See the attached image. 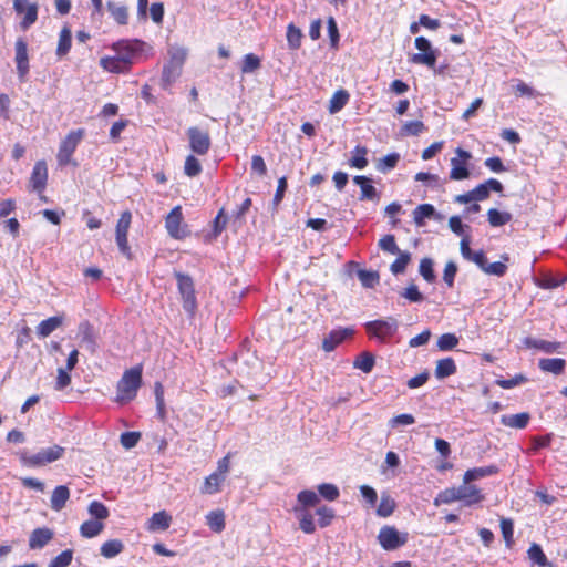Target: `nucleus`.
Segmentation results:
<instances>
[{"instance_id":"obj_35","label":"nucleus","mask_w":567,"mask_h":567,"mask_svg":"<svg viewBox=\"0 0 567 567\" xmlns=\"http://www.w3.org/2000/svg\"><path fill=\"white\" fill-rule=\"evenodd\" d=\"M124 549V544L120 539H111L101 546V555L105 558H113L121 554Z\"/></svg>"},{"instance_id":"obj_34","label":"nucleus","mask_w":567,"mask_h":567,"mask_svg":"<svg viewBox=\"0 0 567 567\" xmlns=\"http://www.w3.org/2000/svg\"><path fill=\"white\" fill-rule=\"evenodd\" d=\"M297 499H298V505L296 507L305 508V509H307L308 507H313V506L318 505L320 502L319 495L317 493H315L313 491H309V489L301 491L298 494Z\"/></svg>"},{"instance_id":"obj_42","label":"nucleus","mask_w":567,"mask_h":567,"mask_svg":"<svg viewBox=\"0 0 567 567\" xmlns=\"http://www.w3.org/2000/svg\"><path fill=\"white\" fill-rule=\"evenodd\" d=\"M225 477L221 476L219 473H213L208 477H206L203 493L206 494H214L219 491L220 484L224 482Z\"/></svg>"},{"instance_id":"obj_32","label":"nucleus","mask_w":567,"mask_h":567,"mask_svg":"<svg viewBox=\"0 0 567 567\" xmlns=\"http://www.w3.org/2000/svg\"><path fill=\"white\" fill-rule=\"evenodd\" d=\"M452 169L450 172V178L453 181H462L470 177V171L466 163L454 157L451 159Z\"/></svg>"},{"instance_id":"obj_40","label":"nucleus","mask_w":567,"mask_h":567,"mask_svg":"<svg viewBox=\"0 0 567 567\" xmlns=\"http://www.w3.org/2000/svg\"><path fill=\"white\" fill-rule=\"evenodd\" d=\"M107 9L115 21L120 24H126L128 20V12L125 6H118L112 1L107 2Z\"/></svg>"},{"instance_id":"obj_26","label":"nucleus","mask_w":567,"mask_h":567,"mask_svg":"<svg viewBox=\"0 0 567 567\" xmlns=\"http://www.w3.org/2000/svg\"><path fill=\"white\" fill-rule=\"evenodd\" d=\"M172 522V517L165 512L161 511L152 515L148 520V529L152 532L155 530H166Z\"/></svg>"},{"instance_id":"obj_47","label":"nucleus","mask_w":567,"mask_h":567,"mask_svg":"<svg viewBox=\"0 0 567 567\" xmlns=\"http://www.w3.org/2000/svg\"><path fill=\"white\" fill-rule=\"evenodd\" d=\"M89 513L93 518L101 520V522L106 519L110 515L107 507L99 501H93L89 505Z\"/></svg>"},{"instance_id":"obj_9","label":"nucleus","mask_w":567,"mask_h":567,"mask_svg":"<svg viewBox=\"0 0 567 567\" xmlns=\"http://www.w3.org/2000/svg\"><path fill=\"white\" fill-rule=\"evenodd\" d=\"M132 221V214L128 210H125L121 214L120 219L116 224V244L118 249L123 255L131 258V248L127 241V233Z\"/></svg>"},{"instance_id":"obj_24","label":"nucleus","mask_w":567,"mask_h":567,"mask_svg":"<svg viewBox=\"0 0 567 567\" xmlns=\"http://www.w3.org/2000/svg\"><path fill=\"white\" fill-rule=\"evenodd\" d=\"M69 497L70 491L66 486H56L51 495V508L60 512L62 508H64Z\"/></svg>"},{"instance_id":"obj_2","label":"nucleus","mask_w":567,"mask_h":567,"mask_svg":"<svg viewBox=\"0 0 567 567\" xmlns=\"http://www.w3.org/2000/svg\"><path fill=\"white\" fill-rule=\"evenodd\" d=\"M63 454L64 447L55 444L50 447L42 449L35 454L22 452L20 454V460L27 466L40 467L61 458Z\"/></svg>"},{"instance_id":"obj_59","label":"nucleus","mask_w":567,"mask_h":567,"mask_svg":"<svg viewBox=\"0 0 567 567\" xmlns=\"http://www.w3.org/2000/svg\"><path fill=\"white\" fill-rule=\"evenodd\" d=\"M527 381L524 374H516L512 379H497L495 383L502 389H512Z\"/></svg>"},{"instance_id":"obj_45","label":"nucleus","mask_w":567,"mask_h":567,"mask_svg":"<svg viewBox=\"0 0 567 567\" xmlns=\"http://www.w3.org/2000/svg\"><path fill=\"white\" fill-rule=\"evenodd\" d=\"M354 155L351 157L349 164L351 167H355L359 169L364 168L368 165L367 153L368 150L364 146H357L354 150Z\"/></svg>"},{"instance_id":"obj_10","label":"nucleus","mask_w":567,"mask_h":567,"mask_svg":"<svg viewBox=\"0 0 567 567\" xmlns=\"http://www.w3.org/2000/svg\"><path fill=\"white\" fill-rule=\"evenodd\" d=\"M182 207L176 206L169 212L165 220V227L168 234L175 239H182L188 235L186 226H182Z\"/></svg>"},{"instance_id":"obj_63","label":"nucleus","mask_w":567,"mask_h":567,"mask_svg":"<svg viewBox=\"0 0 567 567\" xmlns=\"http://www.w3.org/2000/svg\"><path fill=\"white\" fill-rule=\"evenodd\" d=\"M187 52L183 48H172L169 50V61L168 63L175 64L177 66H183L184 61L186 59Z\"/></svg>"},{"instance_id":"obj_19","label":"nucleus","mask_w":567,"mask_h":567,"mask_svg":"<svg viewBox=\"0 0 567 567\" xmlns=\"http://www.w3.org/2000/svg\"><path fill=\"white\" fill-rule=\"evenodd\" d=\"M53 538V532L49 528L34 529L29 538V547L31 549H39L44 547Z\"/></svg>"},{"instance_id":"obj_41","label":"nucleus","mask_w":567,"mask_h":567,"mask_svg":"<svg viewBox=\"0 0 567 567\" xmlns=\"http://www.w3.org/2000/svg\"><path fill=\"white\" fill-rule=\"evenodd\" d=\"M303 34L299 28L293 23H290L287 28V41L291 50H297L301 45V39Z\"/></svg>"},{"instance_id":"obj_64","label":"nucleus","mask_w":567,"mask_h":567,"mask_svg":"<svg viewBox=\"0 0 567 567\" xmlns=\"http://www.w3.org/2000/svg\"><path fill=\"white\" fill-rule=\"evenodd\" d=\"M141 439V434L138 432H124L121 435V444L125 449L134 447Z\"/></svg>"},{"instance_id":"obj_7","label":"nucleus","mask_w":567,"mask_h":567,"mask_svg":"<svg viewBox=\"0 0 567 567\" xmlns=\"http://www.w3.org/2000/svg\"><path fill=\"white\" fill-rule=\"evenodd\" d=\"M187 137L190 150L199 155H206L212 146V141L208 131L192 126L187 130Z\"/></svg>"},{"instance_id":"obj_3","label":"nucleus","mask_w":567,"mask_h":567,"mask_svg":"<svg viewBox=\"0 0 567 567\" xmlns=\"http://www.w3.org/2000/svg\"><path fill=\"white\" fill-rule=\"evenodd\" d=\"M367 333L380 342H386L398 331V320L389 317L385 320L369 321L364 324Z\"/></svg>"},{"instance_id":"obj_27","label":"nucleus","mask_w":567,"mask_h":567,"mask_svg":"<svg viewBox=\"0 0 567 567\" xmlns=\"http://www.w3.org/2000/svg\"><path fill=\"white\" fill-rule=\"evenodd\" d=\"M538 365L542 371L558 375L564 372L566 361L560 358L540 359Z\"/></svg>"},{"instance_id":"obj_44","label":"nucleus","mask_w":567,"mask_h":567,"mask_svg":"<svg viewBox=\"0 0 567 567\" xmlns=\"http://www.w3.org/2000/svg\"><path fill=\"white\" fill-rule=\"evenodd\" d=\"M528 558L540 567L550 566L542 547L537 544H533L528 551Z\"/></svg>"},{"instance_id":"obj_33","label":"nucleus","mask_w":567,"mask_h":567,"mask_svg":"<svg viewBox=\"0 0 567 567\" xmlns=\"http://www.w3.org/2000/svg\"><path fill=\"white\" fill-rule=\"evenodd\" d=\"M349 93L346 90H338L331 97L329 103V112L336 114L341 111L349 101Z\"/></svg>"},{"instance_id":"obj_20","label":"nucleus","mask_w":567,"mask_h":567,"mask_svg":"<svg viewBox=\"0 0 567 567\" xmlns=\"http://www.w3.org/2000/svg\"><path fill=\"white\" fill-rule=\"evenodd\" d=\"M182 68L172 63H166L163 68L161 86L167 90L181 75Z\"/></svg>"},{"instance_id":"obj_28","label":"nucleus","mask_w":567,"mask_h":567,"mask_svg":"<svg viewBox=\"0 0 567 567\" xmlns=\"http://www.w3.org/2000/svg\"><path fill=\"white\" fill-rule=\"evenodd\" d=\"M295 512L299 518L300 529L306 534H312L316 530L312 514L305 508L295 507Z\"/></svg>"},{"instance_id":"obj_61","label":"nucleus","mask_w":567,"mask_h":567,"mask_svg":"<svg viewBox=\"0 0 567 567\" xmlns=\"http://www.w3.org/2000/svg\"><path fill=\"white\" fill-rule=\"evenodd\" d=\"M399 159H400L399 154H396V153L389 154L380 159L377 167L381 172H386L388 169L394 168L396 166Z\"/></svg>"},{"instance_id":"obj_18","label":"nucleus","mask_w":567,"mask_h":567,"mask_svg":"<svg viewBox=\"0 0 567 567\" xmlns=\"http://www.w3.org/2000/svg\"><path fill=\"white\" fill-rule=\"evenodd\" d=\"M523 344L526 348L538 349L545 353L558 352L559 348L561 347L560 342H553V341H547V340H543V339H534L530 337L524 338Z\"/></svg>"},{"instance_id":"obj_25","label":"nucleus","mask_w":567,"mask_h":567,"mask_svg":"<svg viewBox=\"0 0 567 567\" xmlns=\"http://www.w3.org/2000/svg\"><path fill=\"white\" fill-rule=\"evenodd\" d=\"M530 420V415L527 412L503 415L501 417L502 424L513 429H525Z\"/></svg>"},{"instance_id":"obj_8","label":"nucleus","mask_w":567,"mask_h":567,"mask_svg":"<svg viewBox=\"0 0 567 567\" xmlns=\"http://www.w3.org/2000/svg\"><path fill=\"white\" fill-rule=\"evenodd\" d=\"M84 135V130L79 128L76 131L70 132L65 138L62 141L59 153L58 161L60 165H68L71 162V156L76 150L78 144L82 140Z\"/></svg>"},{"instance_id":"obj_48","label":"nucleus","mask_w":567,"mask_h":567,"mask_svg":"<svg viewBox=\"0 0 567 567\" xmlns=\"http://www.w3.org/2000/svg\"><path fill=\"white\" fill-rule=\"evenodd\" d=\"M261 66L260 59L254 54L248 53L244 56L243 64H241V72L243 73H254Z\"/></svg>"},{"instance_id":"obj_22","label":"nucleus","mask_w":567,"mask_h":567,"mask_svg":"<svg viewBox=\"0 0 567 567\" xmlns=\"http://www.w3.org/2000/svg\"><path fill=\"white\" fill-rule=\"evenodd\" d=\"M498 472V467L496 465H489L485 467H475L465 472L463 477V483L468 484L473 481L483 478L485 476H489L496 474Z\"/></svg>"},{"instance_id":"obj_54","label":"nucleus","mask_w":567,"mask_h":567,"mask_svg":"<svg viewBox=\"0 0 567 567\" xmlns=\"http://www.w3.org/2000/svg\"><path fill=\"white\" fill-rule=\"evenodd\" d=\"M458 344V339L453 333H444L437 340V347L442 351L452 350Z\"/></svg>"},{"instance_id":"obj_29","label":"nucleus","mask_w":567,"mask_h":567,"mask_svg":"<svg viewBox=\"0 0 567 567\" xmlns=\"http://www.w3.org/2000/svg\"><path fill=\"white\" fill-rule=\"evenodd\" d=\"M101 65L104 70L114 73H122L128 70V65L125 63V60L120 59L117 55L102 58Z\"/></svg>"},{"instance_id":"obj_17","label":"nucleus","mask_w":567,"mask_h":567,"mask_svg":"<svg viewBox=\"0 0 567 567\" xmlns=\"http://www.w3.org/2000/svg\"><path fill=\"white\" fill-rule=\"evenodd\" d=\"M457 488V493L460 495V501H464L466 505H473L480 503L484 499V496L481 494V491L475 485L463 484Z\"/></svg>"},{"instance_id":"obj_51","label":"nucleus","mask_w":567,"mask_h":567,"mask_svg":"<svg viewBox=\"0 0 567 567\" xmlns=\"http://www.w3.org/2000/svg\"><path fill=\"white\" fill-rule=\"evenodd\" d=\"M318 492L320 496L330 502L336 501L340 495L339 488L330 483L320 484L318 486Z\"/></svg>"},{"instance_id":"obj_57","label":"nucleus","mask_w":567,"mask_h":567,"mask_svg":"<svg viewBox=\"0 0 567 567\" xmlns=\"http://www.w3.org/2000/svg\"><path fill=\"white\" fill-rule=\"evenodd\" d=\"M38 18V6L35 3L28 6L23 20L20 25L23 30H27L32 25Z\"/></svg>"},{"instance_id":"obj_6","label":"nucleus","mask_w":567,"mask_h":567,"mask_svg":"<svg viewBox=\"0 0 567 567\" xmlns=\"http://www.w3.org/2000/svg\"><path fill=\"white\" fill-rule=\"evenodd\" d=\"M378 540L383 549L395 550L408 542V533H400L392 526H383L378 535Z\"/></svg>"},{"instance_id":"obj_53","label":"nucleus","mask_w":567,"mask_h":567,"mask_svg":"<svg viewBox=\"0 0 567 567\" xmlns=\"http://www.w3.org/2000/svg\"><path fill=\"white\" fill-rule=\"evenodd\" d=\"M501 529H502V535L504 537L506 546L511 547L513 545V543H514V539H513V533H514L513 520L509 519V518H502L501 519Z\"/></svg>"},{"instance_id":"obj_49","label":"nucleus","mask_w":567,"mask_h":567,"mask_svg":"<svg viewBox=\"0 0 567 567\" xmlns=\"http://www.w3.org/2000/svg\"><path fill=\"white\" fill-rule=\"evenodd\" d=\"M460 495L457 493V488L456 487H452V488H446L444 491H442L435 498L434 501V505L435 506H439L440 504H450L452 502H455V501H460Z\"/></svg>"},{"instance_id":"obj_30","label":"nucleus","mask_w":567,"mask_h":567,"mask_svg":"<svg viewBox=\"0 0 567 567\" xmlns=\"http://www.w3.org/2000/svg\"><path fill=\"white\" fill-rule=\"evenodd\" d=\"M456 372V364L452 358L441 359L436 362L435 377L445 379Z\"/></svg>"},{"instance_id":"obj_16","label":"nucleus","mask_w":567,"mask_h":567,"mask_svg":"<svg viewBox=\"0 0 567 567\" xmlns=\"http://www.w3.org/2000/svg\"><path fill=\"white\" fill-rule=\"evenodd\" d=\"M79 333L81 337V347L93 354L97 347L96 336L93 327L87 321H84L79 326Z\"/></svg>"},{"instance_id":"obj_13","label":"nucleus","mask_w":567,"mask_h":567,"mask_svg":"<svg viewBox=\"0 0 567 567\" xmlns=\"http://www.w3.org/2000/svg\"><path fill=\"white\" fill-rule=\"evenodd\" d=\"M48 179V167L44 161H39L34 164L31 177L30 185L33 190L38 193H42L45 188Z\"/></svg>"},{"instance_id":"obj_46","label":"nucleus","mask_w":567,"mask_h":567,"mask_svg":"<svg viewBox=\"0 0 567 567\" xmlns=\"http://www.w3.org/2000/svg\"><path fill=\"white\" fill-rule=\"evenodd\" d=\"M358 278L361 281L362 286L365 288H373L379 284L380 276L378 271H369L361 269L358 271Z\"/></svg>"},{"instance_id":"obj_52","label":"nucleus","mask_w":567,"mask_h":567,"mask_svg":"<svg viewBox=\"0 0 567 567\" xmlns=\"http://www.w3.org/2000/svg\"><path fill=\"white\" fill-rule=\"evenodd\" d=\"M395 508V502L389 495H382L377 513L381 517L390 516Z\"/></svg>"},{"instance_id":"obj_55","label":"nucleus","mask_w":567,"mask_h":567,"mask_svg":"<svg viewBox=\"0 0 567 567\" xmlns=\"http://www.w3.org/2000/svg\"><path fill=\"white\" fill-rule=\"evenodd\" d=\"M319 516L318 524L321 528L329 526L334 518V511L327 506H321L317 509Z\"/></svg>"},{"instance_id":"obj_5","label":"nucleus","mask_w":567,"mask_h":567,"mask_svg":"<svg viewBox=\"0 0 567 567\" xmlns=\"http://www.w3.org/2000/svg\"><path fill=\"white\" fill-rule=\"evenodd\" d=\"M415 47L420 53H415L410 58V61L414 64L426 65L430 69H434L436 64V50L432 48L431 42L424 37H417L415 39Z\"/></svg>"},{"instance_id":"obj_58","label":"nucleus","mask_w":567,"mask_h":567,"mask_svg":"<svg viewBox=\"0 0 567 567\" xmlns=\"http://www.w3.org/2000/svg\"><path fill=\"white\" fill-rule=\"evenodd\" d=\"M420 274L427 282H433L435 280L433 262L430 258H424L421 260Z\"/></svg>"},{"instance_id":"obj_15","label":"nucleus","mask_w":567,"mask_h":567,"mask_svg":"<svg viewBox=\"0 0 567 567\" xmlns=\"http://www.w3.org/2000/svg\"><path fill=\"white\" fill-rule=\"evenodd\" d=\"M140 48L138 41H118L113 44V49L115 51V55L120 59L125 60V63L130 66L132 64V60L134 54L137 52Z\"/></svg>"},{"instance_id":"obj_56","label":"nucleus","mask_w":567,"mask_h":567,"mask_svg":"<svg viewBox=\"0 0 567 567\" xmlns=\"http://www.w3.org/2000/svg\"><path fill=\"white\" fill-rule=\"evenodd\" d=\"M73 559V550L66 549L51 560L48 567H68Z\"/></svg>"},{"instance_id":"obj_62","label":"nucleus","mask_w":567,"mask_h":567,"mask_svg":"<svg viewBox=\"0 0 567 567\" xmlns=\"http://www.w3.org/2000/svg\"><path fill=\"white\" fill-rule=\"evenodd\" d=\"M425 128L421 121H410L402 126V134L404 135H419Z\"/></svg>"},{"instance_id":"obj_4","label":"nucleus","mask_w":567,"mask_h":567,"mask_svg":"<svg viewBox=\"0 0 567 567\" xmlns=\"http://www.w3.org/2000/svg\"><path fill=\"white\" fill-rule=\"evenodd\" d=\"M175 276L182 296L183 308L190 317H194L197 309L194 281L188 275L176 272Z\"/></svg>"},{"instance_id":"obj_31","label":"nucleus","mask_w":567,"mask_h":567,"mask_svg":"<svg viewBox=\"0 0 567 567\" xmlns=\"http://www.w3.org/2000/svg\"><path fill=\"white\" fill-rule=\"evenodd\" d=\"M104 528V524L97 519H89L80 527V533L85 538H93L97 536Z\"/></svg>"},{"instance_id":"obj_38","label":"nucleus","mask_w":567,"mask_h":567,"mask_svg":"<svg viewBox=\"0 0 567 567\" xmlns=\"http://www.w3.org/2000/svg\"><path fill=\"white\" fill-rule=\"evenodd\" d=\"M374 357L370 352H362L353 362V367L363 371L364 373H369L372 371L374 367Z\"/></svg>"},{"instance_id":"obj_12","label":"nucleus","mask_w":567,"mask_h":567,"mask_svg":"<svg viewBox=\"0 0 567 567\" xmlns=\"http://www.w3.org/2000/svg\"><path fill=\"white\" fill-rule=\"evenodd\" d=\"M354 330L351 328L336 329L329 332V334L322 341V349L326 352L333 351L343 340L351 337Z\"/></svg>"},{"instance_id":"obj_36","label":"nucleus","mask_w":567,"mask_h":567,"mask_svg":"<svg viewBox=\"0 0 567 567\" xmlns=\"http://www.w3.org/2000/svg\"><path fill=\"white\" fill-rule=\"evenodd\" d=\"M488 223L493 227H501L512 220V214L491 208L487 212Z\"/></svg>"},{"instance_id":"obj_50","label":"nucleus","mask_w":567,"mask_h":567,"mask_svg":"<svg viewBox=\"0 0 567 567\" xmlns=\"http://www.w3.org/2000/svg\"><path fill=\"white\" fill-rule=\"evenodd\" d=\"M202 172V165L194 155H188L185 159L184 173L189 177H195Z\"/></svg>"},{"instance_id":"obj_60","label":"nucleus","mask_w":567,"mask_h":567,"mask_svg":"<svg viewBox=\"0 0 567 567\" xmlns=\"http://www.w3.org/2000/svg\"><path fill=\"white\" fill-rule=\"evenodd\" d=\"M379 247L388 251L390 254L396 255V252H400V249L395 243V238L393 235H385L379 240Z\"/></svg>"},{"instance_id":"obj_14","label":"nucleus","mask_w":567,"mask_h":567,"mask_svg":"<svg viewBox=\"0 0 567 567\" xmlns=\"http://www.w3.org/2000/svg\"><path fill=\"white\" fill-rule=\"evenodd\" d=\"M354 184L359 185L361 188V194L359 199L360 200H371V202H379L380 200V193L377 190V188L371 185V179L367 176L357 175L353 177Z\"/></svg>"},{"instance_id":"obj_39","label":"nucleus","mask_w":567,"mask_h":567,"mask_svg":"<svg viewBox=\"0 0 567 567\" xmlns=\"http://www.w3.org/2000/svg\"><path fill=\"white\" fill-rule=\"evenodd\" d=\"M71 30L68 27H64L60 32L59 43L56 48V54L59 56H64L65 54H68L71 48Z\"/></svg>"},{"instance_id":"obj_11","label":"nucleus","mask_w":567,"mask_h":567,"mask_svg":"<svg viewBox=\"0 0 567 567\" xmlns=\"http://www.w3.org/2000/svg\"><path fill=\"white\" fill-rule=\"evenodd\" d=\"M16 63L20 80H24L29 72V56L28 47L23 39H18L16 42Z\"/></svg>"},{"instance_id":"obj_37","label":"nucleus","mask_w":567,"mask_h":567,"mask_svg":"<svg viewBox=\"0 0 567 567\" xmlns=\"http://www.w3.org/2000/svg\"><path fill=\"white\" fill-rule=\"evenodd\" d=\"M207 525L216 533H220L225 528V515L221 511H213L206 516Z\"/></svg>"},{"instance_id":"obj_23","label":"nucleus","mask_w":567,"mask_h":567,"mask_svg":"<svg viewBox=\"0 0 567 567\" xmlns=\"http://www.w3.org/2000/svg\"><path fill=\"white\" fill-rule=\"evenodd\" d=\"M63 323L62 316L50 317L39 323L37 332L41 338H47Z\"/></svg>"},{"instance_id":"obj_1","label":"nucleus","mask_w":567,"mask_h":567,"mask_svg":"<svg viewBox=\"0 0 567 567\" xmlns=\"http://www.w3.org/2000/svg\"><path fill=\"white\" fill-rule=\"evenodd\" d=\"M142 373V364L124 371L122 378L116 384L115 402L126 404L136 398L137 391L142 386L143 382Z\"/></svg>"},{"instance_id":"obj_43","label":"nucleus","mask_w":567,"mask_h":567,"mask_svg":"<svg viewBox=\"0 0 567 567\" xmlns=\"http://www.w3.org/2000/svg\"><path fill=\"white\" fill-rule=\"evenodd\" d=\"M396 255H399V257L394 260V262H392L390 268L394 275L403 274L411 260V254L409 251L400 250V252H396Z\"/></svg>"},{"instance_id":"obj_21","label":"nucleus","mask_w":567,"mask_h":567,"mask_svg":"<svg viewBox=\"0 0 567 567\" xmlns=\"http://www.w3.org/2000/svg\"><path fill=\"white\" fill-rule=\"evenodd\" d=\"M432 217L440 218V215L431 204H421L413 210V220L419 227L424 226L425 218Z\"/></svg>"}]
</instances>
